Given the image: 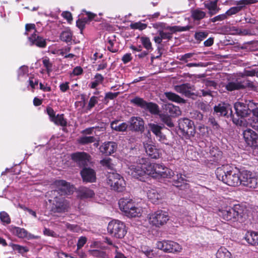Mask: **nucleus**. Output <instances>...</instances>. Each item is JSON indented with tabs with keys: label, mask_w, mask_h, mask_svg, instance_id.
Returning a JSON list of instances; mask_svg holds the SVG:
<instances>
[{
	"label": "nucleus",
	"mask_w": 258,
	"mask_h": 258,
	"mask_svg": "<svg viewBox=\"0 0 258 258\" xmlns=\"http://www.w3.org/2000/svg\"><path fill=\"white\" fill-rule=\"evenodd\" d=\"M217 178L224 183L235 186L241 183V172L236 168L229 165L218 167L216 171Z\"/></svg>",
	"instance_id": "f257e3e1"
},
{
	"label": "nucleus",
	"mask_w": 258,
	"mask_h": 258,
	"mask_svg": "<svg viewBox=\"0 0 258 258\" xmlns=\"http://www.w3.org/2000/svg\"><path fill=\"white\" fill-rule=\"evenodd\" d=\"M218 215L223 219L231 223L237 221L243 223L248 218L247 210L239 205H235L233 208H227L225 209H220Z\"/></svg>",
	"instance_id": "f03ea898"
},
{
	"label": "nucleus",
	"mask_w": 258,
	"mask_h": 258,
	"mask_svg": "<svg viewBox=\"0 0 258 258\" xmlns=\"http://www.w3.org/2000/svg\"><path fill=\"white\" fill-rule=\"evenodd\" d=\"M151 163L149 162L147 158H139L136 162H134L128 165V173L134 178L144 181L147 175H149L148 170Z\"/></svg>",
	"instance_id": "7ed1b4c3"
},
{
	"label": "nucleus",
	"mask_w": 258,
	"mask_h": 258,
	"mask_svg": "<svg viewBox=\"0 0 258 258\" xmlns=\"http://www.w3.org/2000/svg\"><path fill=\"white\" fill-rule=\"evenodd\" d=\"M118 205L120 210L128 218L140 217L143 214V208L132 199H121Z\"/></svg>",
	"instance_id": "20e7f679"
},
{
	"label": "nucleus",
	"mask_w": 258,
	"mask_h": 258,
	"mask_svg": "<svg viewBox=\"0 0 258 258\" xmlns=\"http://www.w3.org/2000/svg\"><path fill=\"white\" fill-rule=\"evenodd\" d=\"M234 108L236 113L238 116H240L241 118L237 119L233 118V122L236 125L240 126H247L249 124L251 126H254V123L255 122L254 120H251L249 119L248 121L246 122L243 118L247 117L251 113V110L249 109V105L245 103L237 102L234 104Z\"/></svg>",
	"instance_id": "39448f33"
},
{
	"label": "nucleus",
	"mask_w": 258,
	"mask_h": 258,
	"mask_svg": "<svg viewBox=\"0 0 258 258\" xmlns=\"http://www.w3.org/2000/svg\"><path fill=\"white\" fill-rule=\"evenodd\" d=\"M154 27L161 28L162 30L158 31L159 34L161 36L162 40H170L172 37V34L176 32L185 31L190 29V27L186 26L181 27L179 26H166L163 23H160L154 25Z\"/></svg>",
	"instance_id": "423d86ee"
},
{
	"label": "nucleus",
	"mask_w": 258,
	"mask_h": 258,
	"mask_svg": "<svg viewBox=\"0 0 258 258\" xmlns=\"http://www.w3.org/2000/svg\"><path fill=\"white\" fill-rule=\"evenodd\" d=\"M147 219L151 226L159 228L167 223L169 217L166 212L157 210L149 214Z\"/></svg>",
	"instance_id": "0eeeda50"
},
{
	"label": "nucleus",
	"mask_w": 258,
	"mask_h": 258,
	"mask_svg": "<svg viewBox=\"0 0 258 258\" xmlns=\"http://www.w3.org/2000/svg\"><path fill=\"white\" fill-rule=\"evenodd\" d=\"M25 34L30 35L28 37V39L31 45H35L39 47H45L46 44L45 39L36 34L37 31L35 24H27L25 26Z\"/></svg>",
	"instance_id": "6e6552de"
},
{
	"label": "nucleus",
	"mask_w": 258,
	"mask_h": 258,
	"mask_svg": "<svg viewBox=\"0 0 258 258\" xmlns=\"http://www.w3.org/2000/svg\"><path fill=\"white\" fill-rule=\"evenodd\" d=\"M149 168H150V170H148L149 175L155 178L158 177L171 178L174 175L172 170L162 164L151 163V165H149Z\"/></svg>",
	"instance_id": "1a4fd4ad"
},
{
	"label": "nucleus",
	"mask_w": 258,
	"mask_h": 258,
	"mask_svg": "<svg viewBox=\"0 0 258 258\" xmlns=\"http://www.w3.org/2000/svg\"><path fill=\"white\" fill-rule=\"evenodd\" d=\"M107 183L111 188L118 192L125 189V182L122 177L116 172H109L107 175Z\"/></svg>",
	"instance_id": "9d476101"
},
{
	"label": "nucleus",
	"mask_w": 258,
	"mask_h": 258,
	"mask_svg": "<svg viewBox=\"0 0 258 258\" xmlns=\"http://www.w3.org/2000/svg\"><path fill=\"white\" fill-rule=\"evenodd\" d=\"M108 230L111 234L118 238H123L126 233L125 224L117 220H112L109 223Z\"/></svg>",
	"instance_id": "9b49d317"
},
{
	"label": "nucleus",
	"mask_w": 258,
	"mask_h": 258,
	"mask_svg": "<svg viewBox=\"0 0 258 258\" xmlns=\"http://www.w3.org/2000/svg\"><path fill=\"white\" fill-rule=\"evenodd\" d=\"M250 188H255L258 185V174L247 170L241 172V183Z\"/></svg>",
	"instance_id": "f8f14e48"
},
{
	"label": "nucleus",
	"mask_w": 258,
	"mask_h": 258,
	"mask_svg": "<svg viewBox=\"0 0 258 258\" xmlns=\"http://www.w3.org/2000/svg\"><path fill=\"white\" fill-rule=\"evenodd\" d=\"M131 102L143 109L149 110L152 114H157L159 112L158 106L156 104L147 102L142 98L136 97L131 100Z\"/></svg>",
	"instance_id": "ddd939ff"
},
{
	"label": "nucleus",
	"mask_w": 258,
	"mask_h": 258,
	"mask_svg": "<svg viewBox=\"0 0 258 258\" xmlns=\"http://www.w3.org/2000/svg\"><path fill=\"white\" fill-rule=\"evenodd\" d=\"M52 209L55 212L64 213L70 208L69 201L62 197H55L53 201Z\"/></svg>",
	"instance_id": "4468645a"
},
{
	"label": "nucleus",
	"mask_w": 258,
	"mask_h": 258,
	"mask_svg": "<svg viewBox=\"0 0 258 258\" xmlns=\"http://www.w3.org/2000/svg\"><path fill=\"white\" fill-rule=\"evenodd\" d=\"M156 246L158 249L168 252L180 251L181 249L178 243L172 241H158Z\"/></svg>",
	"instance_id": "2eb2a0df"
},
{
	"label": "nucleus",
	"mask_w": 258,
	"mask_h": 258,
	"mask_svg": "<svg viewBox=\"0 0 258 258\" xmlns=\"http://www.w3.org/2000/svg\"><path fill=\"white\" fill-rule=\"evenodd\" d=\"M179 129L187 135L194 136L195 133L194 122L191 120L184 118L179 120Z\"/></svg>",
	"instance_id": "dca6fc26"
},
{
	"label": "nucleus",
	"mask_w": 258,
	"mask_h": 258,
	"mask_svg": "<svg viewBox=\"0 0 258 258\" xmlns=\"http://www.w3.org/2000/svg\"><path fill=\"white\" fill-rule=\"evenodd\" d=\"M56 190L61 195H70L73 192L74 186L65 180H56L54 182Z\"/></svg>",
	"instance_id": "f3484780"
},
{
	"label": "nucleus",
	"mask_w": 258,
	"mask_h": 258,
	"mask_svg": "<svg viewBox=\"0 0 258 258\" xmlns=\"http://www.w3.org/2000/svg\"><path fill=\"white\" fill-rule=\"evenodd\" d=\"M243 138L248 145L251 147H258V135L253 130L248 128L243 132Z\"/></svg>",
	"instance_id": "a211bd4d"
},
{
	"label": "nucleus",
	"mask_w": 258,
	"mask_h": 258,
	"mask_svg": "<svg viewBox=\"0 0 258 258\" xmlns=\"http://www.w3.org/2000/svg\"><path fill=\"white\" fill-rule=\"evenodd\" d=\"M128 126L131 131L140 132L144 131V121L140 117H132L128 121Z\"/></svg>",
	"instance_id": "6ab92c4d"
},
{
	"label": "nucleus",
	"mask_w": 258,
	"mask_h": 258,
	"mask_svg": "<svg viewBox=\"0 0 258 258\" xmlns=\"http://www.w3.org/2000/svg\"><path fill=\"white\" fill-rule=\"evenodd\" d=\"M246 86L252 87L253 85L251 82L248 81L246 82H239L236 81L235 82H231L228 83L226 86V88L228 91H233L238 90L244 88Z\"/></svg>",
	"instance_id": "aec40b11"
},
{
	"label": "nucleus",
	"mask_w": 258,
	"mask_h": 258,
	"mask_svg": "<svg viewBox=\"0 0 258 258\" xmlns=\"http://www.w3.org/2000/svg\"><path fill=\"white\" fill-rule=\"evenodd\" d=\"M214 111L219 115L232 116V111L231 106L227 104H219L214 107Z\"/></svg>",
	"instance_id": "412c9836"
},
{
	"label": "nucleus",
	"mask_w": 258,
	"mask_h": 258,
	"mask_svg": "<svg viewBox=\"0 0 258 258\" xmlns=\"http://www.w3.org/2000/svg\"><path fill=\"white\" fill-rule=\"evenodd\" d=\"M90 156L85 152H77L72 155V158L80 165H85L90 160Z\"/></svg>",
	"instance_id": "4be33fe9"
},
{
	"label": "nucleus",
	"mask_w": 258,
	"mask_h": 258,
	"mask_svg": "<svg viewBox=\"0 0 258 258\" xmlns=\"http://www.w3.org/2000/svg\"><path fill=\"white\" fill-rule=\"evenodd\" d=\"M84 181L93 182L96 180V173L94 170L90 168H84L81 172Z\"/></svg>",
	"instance_id": "5701e85b"
},
{
	"label": "nucleus",
	"mask_w": 258,
	"mask_h": 258,
	"mask_svg": "<svg viewBox=\"0 0 258 258\" xmlns=\"http://www.w3.org/2000/svg\"><path fill=\"white\" fill-rule=\"evenodd\" d=\"M117 147L115 142H105L100 146V150L102 153L108 155L113 153L116 150Z\"/></svg>",
	"instance_id": "b1692460"
},
{
	"label": "nucleus",
	"mask_w": 258,
	"mask_h": 258,
	"mask_svg": "<svg viewBox=\"0 0 258 258\" xmlns=\"http://www.w3.org/2000/svg\"><path fill=\"white\" fill-rule=\"evenodd\" d=\"M148 125L150 130L156 136L158 140L161 142L165 143L166 139L165 136L164 135L161 131L162 127L155 123H149Z\"/></svg>",
	"instance_id": "393cba45"
},
{
	"label": "nucleus",
	"mask_w": 258,
	"mask_h": 258,
	"mask_svg": "<svg viewBox=\"0 0 258 258\" xmlns=\"http://www.w3.org/2000/svg\"><path fill=\"white\" fill-rule=\"evenodd\" d=\"M175 90L179 93L184 95L186 96H189L194 93L192 86L188 83L175 86Z\"/></svg>",
	"instance_id": "a878e982"
},
{
	"label": "nucleus",
	"mask_w": 258,
	"mask_h": 258,
	"mask_svg": "<svg viewBox=\"0 0 258 258\" xmlns=\"http://www.w3.org/2000/svg\"><path fill=\"white\" fill-rule=\"evenodd\" d=\"M144 147L147 154L152 158L157 159L160 156L159 151L156 147L148 143H144Z\"/></svg>",
	"instance_id": "bb28decb"
},
{
	"label": "nucleus",
	"mask_w": 258,
	"mask_h": 258,
	"mask_svg": "<svg viewBox=\"0 0 258 258\" xmlns=\"http://www.w3.org/2000/svg\"><path fill=\"white\" fill-rule=\"evenodd\" d=\"M217 0L214 1L209 0L204 3V6L209 10L211 16L214 15L219 12L220 9L217 6Z\"/></svg>",
	"instance_id": "cd10ccee"
},
{
	"label": "nucleus",
	"mask_w": 258,
	"mask_h": 258,
	"mask_svg": "<svg viewBox=\"0 0 258 258\" xmlns=\"http://www.w3.org/2000/svg\"><path fill=\"white\" fill-rule=\"evenodd\" d=\"M166 112L170 116L175 117L181 115V111L179 107L172 104H165L164 107Z\"/></svg>",
	"instance_id": "c85d7f7f"
},
{
	"label": "nucleus",
	"mask_w": 258,
	"mask_h": 258,
	"mask_svg": "<svg viewBox=\"0 0 258 258\" xmlns=\"http://www.w3.org/2000/svg\"><path fill=\"white\" fill-rule=\"evenodd\" d=\"M147 197L149 200L154 204L157 203L163 197L156 189H150L147 191Z\"/></svg>",
	"instance_id": "c756f323"
},
{
	"label": "nucleus",
	"mask_w": 258,
	"mask_h": 258,
	"mask_svg": "<svg viewBox=\"0 0 258 258\" xmlns=\"http://www.w3.org/2000/svg\"><path fill=\"white\" fill-rule=\"evenodd\" d=\"M245 239L249 244L252 245H256L258 244V232H247L245 235Z\"/></svg>",
	"instance_id": "7c9ffc66"
},
{
	"label": "nucleus",
	"mask_w": 258,
	"mask_h": 258,
	"mask_svg": "<svg viewBox=\"0 0 258 258\" xmlns=\"http://www.w3.org/2000/svg\"><path fill=\"white\" fill-rule=\"evenodd\" d=\"M191 17L194 21H200L204 19L206 16L205 12L203 11L200 8H197L191 10Z\"/></svg>",
	"instance_id": "2f4dec72"
},
{
	"label": "nucleus",
	"mask_w": 258,
	"mask_h": 258,
	"mask_svg": "<svg viewBox=\"0 0 258 258\" xmlns=\"http://www.w3.org/2000/svg\"><path fill=\"white\" fill-rule=\"evenodd\" d=\"M94 195V191L86 187H81L78 190V196L81 199L92 198Z\"/></svg>",
	"instance_id": "473e14b6"
},
{
	"label": "nucleus",
	"mask_w": 258,
	"mask_h": 258,
	"mask_svg": "<svg viewBox=\"0 0 258 258\" xmlns=\"http://www.w3.org/2000/svg\"><path fill=\"white\" fill-rule=\"evenodd\" d=\"M257 2L258 0H240L236 1L235 4L236 5V7L240 12L243 9L246 5L255 4Z\"/></svg>",
	"instance_id": "72a5a7b5"
},
{
	"label": "nucleus",
	"mask_w": 258,
	"mask_h": 258,
	"mask_svg": "<svg viewBox=\"0 0 258 258\" xmlns=\"http://www.w3.org/2000/svg\"><path fill=\"white\" fill-rule=\"evenodd\" d=\"M127 126L128 125L125 122H122L118 124V120L114 121L111 123V128L117 132H124L126 131Z\"/></svg>",
	"instance_id": "f704fd0d"
},
{
	"label": "nucleus",
	"mask_w": 258,
	"mask_h": 258,
	"mask_svg": "<svg viewBox=\"0 0 258 258\" xmlns=\"http://www.w3.org/2000/svg\"><path fill=\"white\" fill-rule=\"evenodd\" d=\"M28 68L26 66H22L20 68L18 72V78L20 81H24L28 77Z\"/></svg>",
	"instance_id": "c9c22d12"
},
{
	"label": "nucleus",
	"mask_w": 258,
	"mask_h": 258,
	"mask_svg": "<svg viewBox=\"0 0 258 258\" xmlns=\"http://www.w3.org/2000/svg\"><path fill=\"white\" fill-rule=\"evenodd\" d=\"M165 96L169 100L177 103H184L185 101L178 95L172 92H165Z\"/></svg>",
	"instance_id": "e433bc0d"
},
{
	"label": "nucleus",
	"mask_w": 258,
	"mask_h": 258,
	"mask_svg": "<svg viewBox=\"0 0 258 258\" xmlns=\"http://www.w3.org/2000/svg\"><path fill=\"white\" fill-rule=\"evenodd\" d=\"M13 233L20 238H25L29 237L31 238V235L29 234L27 231L24 228L20 227H14L13 229Z\"/></svg>",
	"instance_id": "4c0bfd02"
},
{
	"label": "nucleus",
	"mask_w": 258,
	"mask_h": 258,
	"mask_svg": "<svg viewBox=\"0 0 258 258\" xmlns=\"http://www.w3.org/2000/svg\"><path fill=\"white\" fill-rule=\"evenodd\" d=\"M217 258H233L231 253L225 248L221 247L216 253Z\"/></svg>",
	"instance_id": "58836bf2"
},
{
	"label": "nucleus",
	"mask_w": 258,
	"mask_h": 258,
	"mask_svg": "<svg viewBox=\"0 0 258 258\" xmlns=\"http://www.w3.org/2000/svg\"><path fill=\"white\" fill-rule=\"evenodd\" d=\"M72 33L70 30H65L62 31L60 35V39L67 43L70 42L72 40Z\"/></svg>",
	"instance_id": "ea45409f"
},
{
	"label": "nucleus",
	"mask_w": 258,
	"mask_h": 258,
	"mask_svg": "<svg viewBox=\"0 0 258 258\" xmlns=\"http://www.w3.org/2000/svg\"><path fill=\"white\" fill-rule=\"evenodd\" d=\"M95 80L92 82L89 86L92 89L96 88L99 84H101L103 80L104 77L100 74H97L94 77Z\"/></svg>",
	"instance_id": "a19ab883"
},
{
	"label": "nucleus",
	"mask_w": 258,
	"mask_h": 258,
	"mask_svg": "<svg viewBox=\"0 0 258 258\" xmlns=\"http://www.w3.org/2000/svg\"><path fill=\"white\" fill-rule=\"evenodd\" d=\"M55 124L65 126L67 125V121L63 117V114H57L52 120Z\"/></svg>",
	"instance_id": "79ce46f5"
},
{
	"label": "nucleus",
	"mask_w": 258,
	"mask_h": 258,
	"mask_svg": "<svg viewBox=\"0 0 258 258\" xmlns=\"http://www.w3.org/2000/svg\"><path fill=\"white\" fill-rule=\"evenodd\" d=\"M100 164L104 167L108 169H113L114 164L110 158L106 157L100 161Z\"/></svg>",
	"instance_id": "37998d69"
},
{
	"label": "nucleus",
	"mask_w": 258,
	"mask_h": 258,
	"mask_svg": "<svg viewBox=\"0 0 258 258\" xmlns=\"http://www.w3.org/2000/svg\"><path fill=\"white\" fill-rule=\"evenodd\" d=\"M89 253L91 255L98 258H105L106 256L105 252L97 249L90 250Z\"/></svg>",
	"instance_id": "c03bdc74"
},
{
	"label": "nucleus",
	"mask_w": 258,
	"mask_h": 258,
	"mask_svg": "<svg viewBox=\"0 0 258 258\" xmlns=\"http://www.w3.org/2000/svg\"><path fill=\"white\" fill-rule=\"evenodd\" d=\"M95 141V138L93 136H84L79 139V143L82 144L91 143Z\"/></svg>",
	"instance_id": "a18cd8bd"
},
{
	"label": "nucleus",
	"mask_w": 258,
	"mask_h": 258,
	"mask_svg": "<svg viewBox=\"0 0 258 258\" xmlns=\"http://www.w3.org/2000/svg\"><path fill=\"white\" fill-rule=\"evenodd\" d=\"M130 27L133 29H138L139 30H143L147 28V25L142 23L141 22H138L131 23L130 25Z\"/></svg>",
	"instance_id": "49530a36"
},
{
	"label": "nucleus",
	"mask_w": 258,
	"mask_h": 258,
	"mask_svg": "<svg viewBox=\"0 0 258 258\" xmlns=\"http://www.w3.org/2000/svg\"><path fill=\"white\" fill-rule=\"evenodd\" d=\"M258 77V71H255L254 70H246L243 73H239V76L244 77V76H254Z\"/></svg>",
	"instance_id": "de8ad7c7"
},
{
	"label": "nucleus",
	"mask_w": 258,
	"mask_h": 258,
	"mask_svg": "<svg viewBox=\"0 0 258 258\" xmlns=\"http://www.w3.org/2000/svg\"><path fill=\"white\" fill-rule=\"evenodd\" d=\"M42 63L44 67L46 68L47 74H49L52 71V64L50 61L49 58L47 57L43 58Z\"/></svg>",
	"instance_id": "09e8293b"
},
{
	"label": "nucleus",
	"mask_w": 258,
	"mask_h": 258,
	"mask_svg": "<svg viewBox=\"0 0 258 258\" xmlns=\"http://www.w3.org/2000/svg\"><path fill=\"white\" fill-rule=\"evenodd\" d=\"M144 47L148 50L152 49V44L150 39L147 37H142L140 38Z\"/></svg>",
	"instance_id": "8fccbe9b"
},
{
	"label": "nucleus",
	"mask_w": 258,
	"mask_h": 258,
	"mask_svg": "<svg viewBox=\"0 0 258 258\" xmlns=\"http://www.w3.org/2000/svg\"><path fill=\"white\" fill-rule=\"evenodd\" d=\"M28 82L29 85L32 89H34L35 86H37L38 84V80L37 78H35L34 75H30L28 77Z\"/></svg>",
	"instance_id": "3c124183"
},
{
	"label": "nucleus",
	"mask_w": 258,
	"mask_h": 258,
	"mask_svg": "<svg viewBox=\"0 0 258 258\" xmlns=\"http://www.w3.org/2000/svg\"><path fill=\"white\" fill-rule=\"evenodd\" d=\"M161 119L164 122L166 125L169 127H172L174 126V124L171 120V118L168 115L161 114L160 115Z\"/></svg>",
	"instance_id": "603ef678"
},
{
	"label": "nucleus",
	"mask_w": 258,
	"mask_h": 258,
	"mask_svg": "<svg viewBox=\"0 0 258 258\" xmlns=\"http://www.w3.org/2000/svg\"><path fill=\"white\" fill-rule=\"evenodd\" d=\"M12 247L13 250L17 251L18 252L20 253H23L28 251V249L27 247L21 246L18 244H13L12 245Z\"/></svg>",
	"instance_id": "864d4df0"
},
{
	"label": "nucleus",
	"mask_w": 258,
	"mask_h": 258,
	"mask_svg": "<svg viewBox=\"0 0 258 258\" xmlns=\"http://www.w3.org/2000/svg\"><path fill=\"white\" fill-rule=\"evenodd\" d=\"M208 35V33L206 31H200L196 32L195 34V38L196 40L202 41L206 38Z\"/></svg>",
	"instance_id": "5fc2aeb1"
},
{
	"label": "nucleus",
	"mask_w": 258,
	"mask_h": 258,
	"mask_svg": "<svg viewBox=\"0 0 258 258\" xmlns=\"http://www.w3.org/2000/svg\"><path fill=\"white\" fill-rule=\"evenodd\" d=\"M0 218L1 221L6 224H9L11 222V219L9 215L5 212L0 213Z\"/></svg>",
	"instance_id": "6e6d98bb"
},
{
	"label": "nucleus",
	"mask_w": 258,
	"mask_h": 258,
	"mask_svg": "<svg viewBox=\"0 0 258 258\" xmlns=\"http://www.w3.org/2000/svg\"><path fill=\"white\" fill-rule=\"evenodd\" d=\"M210 154L215 158L214 160L216 161L218 160L222 156L221 152L215 148L211 150Z\"/></svg>",
	"instance_id": "4d7b16f0"
},
{
	"label": "nucleus",
	"mask_w": 258,
	"mask_h": 258,
	"mask_svg": "<svg viewBox=\"0 0 258 258\" xmlns=\"http://www.w3.org/2000/svg\"><path fill=\"white\" fill-rule=\"evenodd\" d=\"M182 183H184V178L181 175H177V179L174 180V185L176 187H180L182 186Z\"/></svg>",
	"instance_id": "13d9d810"
},
{
	"label": "nucleus",
	"mask_w": 258,
	"mask_h": 258,
	"mask_svg": "<svg viewBox=\"0 0 258 258\" xmlns=\"http://www.w3.org/2000/svg\"><path fill=\"white\" fill-rule=\"evenodd\" d=\"M209 122L212 126L214 130H216L217 131H219L220 130V126L215 120L214 118L213 117H210L209 118Z\"/></svg>",
	"instance_id": "bf43d9fd"
},
{
	"label": "nucleus",
	"mask_w": 258,
	"mask_h": 258,
	"mask_svg": "<svg viewBox=\"0 0 258 258\" xmlns=\"http://www.w3.org/2000/svg\"><path fill=\"white\" fill-rule=\"evenodd\" d=\"M227 16L225 13L219 15L211 19V22H216L217 21H221L227 19Z\"/></svg>",
	"instance_id": "052dcab7"
},
{
	"label": "nucleus",
	"mask_w": 258,
	"mask_h": 258,
	"mask_svg": "<svg viewBox=\"0 0 258 258\" xmlns=\"http://www.w3.org/2000/svg\"><path fill=\"white\" fill-rule=\"evenodd\" d=\"M98 98L96 96H92L90 99L88 107L89 109L93 108L98 103Z\"/></svg>",
	"instance_id": "680f3d73"
},
{
	"label": "nucleus",
	"mask_w": 258,
	"mask_h": 258,
	"mask_svg": "<svg viewBox=\"0 0 258 258\" xmlns=\"http://www.w3.org/2000/svg\"><path fill=\"white\" fill-rule=\"evenodd\" d=\"M238 12H239V11L238 10V9L237 8V7L235 6V7H233L231 8L230 9H229L228 11H227L226 12L225 14L227 16V17H228L229 16H231L233 15L236 14Z\"/></svg>",
	"instance_id": "e2e57ef3"
},
{
	"label": "nucleus",
	"mask_w": 258,
	"mask_h": 258,
	"mask_svg": "<svg viewBox=\"0 0 258 258\" xmlns=\"http://www.w3.org/2000/svg\"><path fill=\"white\" fill-rule=\"evenodd\" d=\"M87 242V238L85 237L82 236L81 237L78 241L77 243V249H80L81 247H82Z\"/></svg>",
	"instance_id": "0e129e2a"
},
{
	"label": "nucleus",
	"mask_w": 258,
	"mask_h": 258,
	"mask_svg": "<svg viewBox=\"0 0 258 258\" xmlns=\"http://www.w3.org/2000/svg\"><path fill=\"white\" fill-rule=\"evenodd\" d=\"M194 53H186L184 55H180L178 59L180 60L184 61L185 62H187L188 59L194 55Z\"/></svg>",
	"instance_id": "69168bd1"
},
{
	"label": "nucleus",
	"mask_w": 258,
	"mask_h": 258,
	"mask_svg": "<svg viewBox=\"0 0 258 258\" xmlns=\"http://www.w3.org/2000/svg\"><path fill=\"white\" fill-rule=\"evenodd\" d=\"M108 45L107 46L108 49L112 52H116L117 51V49L114 47V42L111 40H109L108 41Z\"/></svg>",
	"instance_id": "338daca9"
},
{
	"label": "nucleus",
	"mask_w": 258,
	"mask_h": 258,
	"mask_svg": "<svg viewBox=\"0 0 258 258\" xmlns=\"http://www.w3.org/2000/svg\"><path fill=\"white\" fill-rule=\"evenodd\" d=\"M119 94V92H115V93H112V92H108L106 93L105 96V99H113L114 98H116Z\"/></svg>",
	"instance_id": "774afa93"
}]
</instances>
